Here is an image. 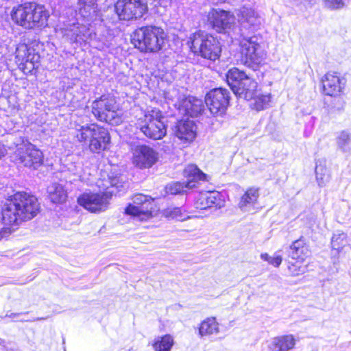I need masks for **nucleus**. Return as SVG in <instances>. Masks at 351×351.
<instances>
[{
	"label": "nucleus",
	"instance_id": "obj_22",
	"mask_svg": "<svg viewBox=\"0 0 351 351\" xmlns=\"http://www.w3.org/2000/svg\"><path fill=\"white\" fill-rule=\"evenodd\" d=\"M309 255L308 247L302 239L293 241L289 247V256L295 260L296 263L304 262Z\"/></svg>",
	"mask_w": 351,
	"mask_h": 351
},
{
	"label": "nucleus",
	"instance_id": "obj_7",
	"mask_svg": "<svg viewBox=\"0 0 351 351\" xmlns=\"http://www.w3.org/2000/svg\"><path fill=\"white\" fill-rule=\"evenodd\" d=\"M162 118V116L159 110L152 109L139 117L135 125L147 137L154 140L161 139L167 133Z\"/></svg>",
	"mask_w": 351,
	"mask_h": 351
},
{
	"label": "nucleus",
	"instance_id": "obj_13",
	"mask_svg": "<svg viewBox=\"0 0 351 351\" xmlns=\"http://www.w3.org/2000/svg\"><path fill=\"white\" fill-rule=\"evenodd\" d=\"M17 158L25 167L38 168L43 162V154L32 143L24 144L17 149Z\"/></svg>",
	"mask_w": 351,
	"mask_h": 351
},
{
	"label": "nucleus",
	"instance_id": "obj_42",
	"mask_svg": "<svg viewBox=\"0 0 351 351\" xmlns=\"http://www.w3.org/2000/svg\"><path fill=\"white\" fill-rule=\"evenodd\" d=\"M27 313H9L8 312L5 315V317L12 319L14 320L24 322L27 321V319H21V317L26 315Z\"/></svg>",
	"mask_w": 351,
	"mask_h": 351
},
{
	"label": "nucleus",
	"instance_id": "obj_47",
	"mask_svg": "<svg viewBox=\"0 0 351 351\" xmlns=\"http://www.w3.org/2000/svg\"><path fill=\"white\" fill-rule=\"evenodd\" d=\"M79 173H80V172L77 171H75L73 172V174H75V175H78Z\"/></svg>",
	"mask_w": 351,
	"mask_h": 351
},
{
	"label": "nucleus",
	"instance_id": "obj_30",
	"mask_svg": "<svg viewBox=\"0 0 351 351\" xmlns=\"http://www.w3.org/2000/svg\"><path fill=\"white\" fill-rule=\"evenodd\" d=\"M174 343L173 339L170 335L156 338L152 344L154 351H171Z\"/></svg>",
	"mask_w": 351,
	"mask_h": 351
},
{
	"label": "nucleus",
	"instance_id": "obj_14",
	"mask_svg": "<svg viewBox=\"0 0 351 351\" xmlns=\"http://www.w3.org/2000/svg\"><path fill=\"white\" fill-rule=\"evenodd\" d=\"M40 56L25 44H21L16 50V62L24 72H31L38 67Z\"/></svg>",
	"mask_w": 351,
	"mask_h": 351
},
{
	"label": "nucleus",
	"instance_id": "obj_36",
	"mask_svg": "<svg viewBox=\"0 0 351 351\" xmlns=\"http://www.w3.org/2000/svg\"><path fill=\"white\" fill-rule=\"evenodd\" d=\"M164 215L171 219H177L178 221H184L186 219H190L189 216H186V215L182 211L180 208H169L164 210Z\"/></svg>",
	"mask_w": 351,
	"mask_h": 351
},
{
	"label": "nucleus",
	"instance_id": "obj_9",
	"mask_svg": "<svg viewBox=\"0 0 351 351\" xmlns=\"http://www.w3.org/2000/svg\"><path fill=\"white\" fill-rule=\"evenodd\" d=\"M114 9L119 19L129 21L141 18L147 6L144 0H118Z\"/></svg>",
	"mask_w": 351,
	"mask_h": 351
},
{
	"label": "nucleus",
	"instance_id": "obj_32",
	"mask_svg": "<svg viewBox=\"0 0 351 351\" xmlns=\"http://www.w3.org/2000/svg\"><path fill=\"white\" fill-rule=\"evenodd\" d=\"M253 102L250 104L251 106L256 110H261L267 108L271 101V96L269 94L262 95L258 94V91L256 96L251 100Z\"/></svg>",
	"mask_w": 351,
	"mask_h": 351
},
{
	"label": "nucleus",
	"instance_id": "obj_23",
	"mask_svg": "<svg viewBox=\"0 0 351 351\" xmlns=\"http://www.w3.org/2000/svg\"><path fill=\"white\" fill-rule=\"evenodd\" d=\"M257 86V82L248 76L247 78L244 79L243 82H241V85L238 89H234V94L239 98L250 101L254 97V96H256Z\"/></svg>",
	"mask_w": 351,
	"mask_h": 351
},
{
	"label": "nucleus",
	"instance_id": "obj_33",
	"mask_svg": "<svg viewBox=\"0 0 351 351\" xmlns=\"http://www.w3.org/2000/svg\"><path fill=\"white\" fill-rule=\"evenodd\" d=\"M351 142V135L347 131L340 132L336 137V143L337 147L343 152L350 150V144Z\"/></svg>",
	"mask_w": 351,
	"mask_h": 351
},
{
	"label": "nucleus",
	"instance_id": "obj_10",
	"mask_svg": "<svg viewBox=\"0 0 351 351\" xmlns=\"http://www.w3.org/2000/svg\"><path fill=\"white\" fill-rule=\"evenodd\" d=\"M153 199L143 194H137L132 199V204L125 208L128 215L139 221H147L152 217Z\"/></svg>",
	"mask_w": 351,
	"mask_h": 351
},
{
	"label": "nucleus",
	"instance_id": "obj_35",
	"mask_svg": "<svg viewBox=\"0 0 351 351\" xmlns=\"http://www.w3.org/2000/svg\"><path fill=\"white\" fill-rule=\"evenodd\" d=\"M73 32V36L76 40H82L86 42L91 36L90 29L85 25H81L78 26H73L71 29Z\"/></svg>",
	"mask_w": 351,
	"mask_h": 351
},
{
	"label": "nucleus",
	"instance_id": "obj_12",
	"mask_svg": "<svg viewBox=\"0 0 351 351\" xmlns=\"http://www.w3.org/2000/svg\"><path fill=\"white\" fill-rule=\"evenodd\" d=\"M112 192L101 193H84L78 197L79 204L91 213L105 211L109 205Z\"/></svg>",
	"mask_w": 351,
	"mask_h": 351
},
{
	"label": "nucleus",
	"instance_id": "obj_40",
	"mask_svg": "<svg viewBox=\"0 0 351 351\" xmlns=\"http://www.w3.org/2000/svg\"><path fill=\"white\" fill-rule=\"evenodd\" d=\"M288 269L290 273L293 276H298L304 273L305 271L304 267H302L301 265H298L297 264L294 263H290L288 266Z\"/></svg>",
	"mask_w": 351,
	"mask_h": 351
},
{
	"label": "nucleus",
	"instance_id": "obj_16",
	"mask_svg": "<svg viewBox=\"0 0 351 351\" xmlns=\"http://www.w3.org/2000/svg\"><path fill=\"white\" fill-rule=\"evenodd\" d=\"M208 20L217 32H221L231 28L234 16L230 12L213 9L209 12Z\"/></svg>",
	"mask_w": 351,
	"mask_h": 351
},
{
	"label": "nucleus",
	"instance_id": "obj_29",
	"mask_svg": "<svg viewBox=\"0 0 351 351\" xmlns=\"http://www.w3.org/2000/svg\"><path fill=\"white\" fill-rule=\"evenodd\" d=\"M49 197L53 203H62L66 199V192L63 186L57 183H53L48 186Z\"/></svg>",
	"mask_w": 351,
	"mask_h": 351
},
{
	"label": "nucleus",
	"instance_id": "obj_25",
	"mask_svg": "<svg viewBox=\"0 0 351 351\" xmlns=\"http://www.w3.org/2000/svg\"><path fill=\"white\" fill-rule=\"evenodd\" d=\"M247 77L248 75H247L244 72L239 70L237 68H232L230 69L226 74V81L234 93V89H238L241 85V82H243L244 79Z\"/></svg>",
	"mask_w": 351,
	"mask_h": 351
},
{
	"label": "nucleus",
	"instance_id": "obj_46",
	"mask_svg": "<svg viewBox=\"0 0 351 351\" xmlns=\"http://www.w3.org/2000/svg\"><path fill=\"white\" fill-rule=\"evenodd\" d=\"M4 343H5L4 340H3V339H1L0 338V345H3V344H4Z\"/></svg>",
	"mask_w": 351,
	"mask_h": 351
},
{
	"label": "nucleus",
	"instance_id": "obj_24",
	"mask_svg": "<svg viewBox=\"0 0 351 351\" xmlns=\"http://www.w3.org/2000/svg\"><path fill=\"white\" fill-rule=\"evenodd\" d=\"M184 176L186 178L185 182L189 189L195 187L197 181L205 180L206 177V174L195 165H187L184 170Z\"/></svg>",
	"mask_w": 351,
	"mask_h": 351
},
{
	"label": "nucleus",
	"instance_id": "obj_19",
	"mask_svg": "<svg viewBox=\"0 0 351 351\" xmlns=\"http://www.w3.org/2000/svg\"><path fill=\"white\" fill-rule=\"evenodd\" d=\"M324 93L330 96H337L344 89L346 80L335 73H327L323 80Z\"/></svg>",
	"mask_w": 351,
	"mask_h": 351
},
{
	"label": "nucleus",
	"instance_id": "obj_20",
	"mask_svg": "<svg viewBox=\"0 0 351 351\" xmlns=\"http://www.w3.org/2000/svg\"><path fill=\"white\" fill-rule=\"evenodd\" d=\"M178 108L181 114L190 117H197L204 110V103L202 99L189 96L178 102Z\"/></svg>",
	"mask_w": 351,
	"mask_h": 351
},
{
	"label": "nucleus",
	"instance_id": "obj_11",
	"mask_svg": "<svg viewBox=\"0 0 351 351\" xmlns=\"http://www.w3.org/2000/svg\"><path fill=\"white\" fill-rule=\"evenodd\" d=\"M229 92L224 88L210 90L205 97V103L213 115H222L229 104Z\"/></svg>",
	"mask_w": 351,
	"mask_h": 351
},
{
	"label": "nucleus",
	"instance_id": "obj_26",
	"mask_svg": "<svg viewBox=\"0 0 351 351\" xmlns=\"http://www.w3.org/2000/svg\"><path fill=\"white\" fill-rule=\"evenodd\" d=\"M295 339L292 335L276 337L271 342L272 351H288L293 348Z\"/></svg>",
	"mask_w": 351,
	"mask_h": 351
},
{
	"label": "nucleus",
	"instance_id": "obj_6",
	"mask_svg": "<svg viewBox=\"0 0 351 351\" xmlns=\"http://www.w3.org/2000/svg\"><path fill=\"white\" fill-rule=\"evenodd\" d=\"M191 50L202 58L215 61L219 58L221 45L219 40L213 36L199 31L190 38Z\"/></svg>",
	"mask_w": 351,
	"mask_h": 351
},
{
	"label": "nucleus",
	"instance_id": "obj_21",
	"mask_svg": "<svg viewBox=\"0 0 351 351\" xmlns=\"http://www.w3.org/2000/svg\"><path fill=\"white\" fill-rule=\"evenodd\" d=\"M176 136L184 142H191L196 136V125L193 121L181 120L175 127Z\"/></svg>",
	"mask_w": 351,
	"mask_h": 351
},
{
	"label": "nucleus",
	"instance_id": "obj_38",
	"mask_svg": "<svg viewBox=\"0 0 351 351\" xmlns=\"http://www.w3.org/2000/svg\"><path fill=\"white\" fill-rule=\"evenodd\" d=\"M189 189V186H186V182H174L171 184H169L167 186V192L171 194H178L183 192H186Z\"/></svg>",
	"mask_w": 351,
	"mask_h": 351
},
{
	"label": "nucleus",
	"instance_id": "obj_3",
	"mask_svg": "<svg viewBox=\"0 0 351 351\" xmlns=\"http://www.w3.org/2000/svg\"><path fill=\"white\" fill-rule=\"evenodd\" d=\"M75 137L79 142L88 143V149L93 153H99L106 149L110 141L108 130L95 123L77 128Z\"/></svg>",
	"mask_w": 351,
	"mask_h": 351
},
{
	"label": "nucleus",
	"instance_id": "obj_5",
	"mask_svg": "<svg viewBox=\"0 0 351 351\" xmlns=\"http://www.w3.org/2000/svg\"><path fill=\"white\" fill-rule=\"evenodd\" d=\"M92 112L100 121L111 125H119L123 121V113L113 97L102 95L92 103Z\"/></svg>",
	"mask_w": 351,
	"mask_h": 351
},
{
	"label": "nucleus",
	"instance_id": "obj_15",
	"mask_svg": "<svg viewBox=\"0 0 351 351\" xmlns=\"http://www.w3.org/2000/svg\"><path fill=\"white\" fill-rule=\"evenodd\" d=\"M158 159V153L147 145H138L133 149L132 162L141 169L152 167Z\"/></svg>",
	"mask_w": 351,
	"mask_h": 351
},
{
	"label": "nucleus",
	"instance_id": "obj_8",
	"mask_svg": "<svg viewBox=\"0 0 351 351\" xmlns=\"http://www.w3.org/2000/svg\"><path fill=\"white\" fill-rule=\"evenodd\" d=\"M242 62L247 67L256 70L266 58V53L256 36L243 38L241 42Z\"/></svg>",
	"mask_w": 351,
	"mask_h": 351
},
{
	"label": "nucleus",
	"instance_id": "obj_18",
	"mask_svg": "<svg viewBox=\"0 0 351 351\" xmlns=\"http://www.w3.org/2000/svg\"><path fill=\"white\" fill-rule=\"evenodd\" d=\"M237 16L241 30L254 31L261 23L260 16L252 8H242L239 10Z\"/></svg>",
	"mask_w": 351,
	"mask_h": 351
},
{
	"label": "nucleus",
	"instance_id": "obj_28",
	"mask_svg": "<svg viewBox=\"0 0 351 351\" xmlns=\"http://www.w3.org/2000/svg\"><path fill=\"white\" fill-rule=\"evenodd\" d=\"M219 332V323L215 317H208L204 320L199 328V334L201 336L217 334Z\"/></svg>",
	"mask_w": 351,
	"mask_h": 351
},
{
	"label": "nucleus",
	"instance_id": "obj_37",
	"mask_svg": "<svg viewBox=\"0 0 351 351\" xmlns=\"http://www.w3.org/2000/svg\"><path fill=\"white\" fill-rule=\"evenodd\" d=\"M347 244L346 234L344 233H339L333 235L331 240V245L332 250L337 252H341L343 247Z\"/></svg>",
	"mask_w": 351,
	"mask_h": 351
},
{
	"label": "nucleus",
	"instance_id": "obj_44",
	"mask_svg": "<svg viewBox=\"0 0 351 351\" xmlns=\"http://www.w3.org/2000/svg\"><path fill=\"white\" fill-rule=\"evenodd\" d=\"M261 258L269 263L271 256H269L267 253H263L261 254Z\"/></svg>",
	"mask_w": 351,
	"mask_h": 351
},
{
	"label": "nucleus",
	"instance_id": "obj_4",
	"mask_svg": "<svg viewBox=\"0 0 351 351\" xmlns=\"http://www.w3.org/2000/svg\"><path fill=\"white\" fill-rule=\"evenodd\" d=\"M164 30L156 26L142 27L137 29L132 38L134 46L143 52H156L165 43Z\"/></svg>",
	"mask_w": 351,
	"mask_h": 351
},
{
	"label": "nucleus",
	"instance_id": "obj_41",
	"mask_svg": "<svg viewBox=\"0 0 351 351\" xmlns=\"http://www.w3.org/2000/svg\"><path fill=\"white\" fill-rule=\"evenodd\" d=\"M282 261V256L279 252H276L273 256H271L269 264L278 267Z\"/></svg>",
	"mask_w": 351,
	"mask_h": 351
},
{
	"label": "nucleus",
	"instance_id": "obj_27",
	"mask_svg": "<svg viewBox=\"0 0 351 351\" xmlns=\"http://www.w3.org/2000/svg\"><path fill=\"white\" fill-rule=\"evenodd\" d=\"M258 197V189H249L241 197L239 203V208L243 211H248L249 208L256 204Z\"/></svg>",
	"mask_w": 351,
	"mask_h": 351
},
{
	"label": "nucleus",
	"instance_id": "obj_2",
	"mask_svg": "<svg viewBox=\"0 0 351 351\" xmlns=\"http://www.w3.org/2000/svg\"><path fill=\"white\" fill-rule=\"evenodd\" d=\"M49 16L45 7L35 3L19 5L11 13L12 19L17 25L29 29L46 26Z\"/></svg>",
	"mask_w": 351,
	"mask_h": 351
},
{
	"label": "nucleus",
	"instance_id": "obj_45",
	"mask_svg": "<svg viewBox=\"0 0 351 351\" xmlns=\"http://www.w3.org/2000/svg\"><path fill=\"white\" fill-rule=\"evenodd\" d=\"M43 319H45V318H43V317H36V318L33 319L32 321H38V320H43Z\"/></svg>",
	"mask_w": 351,
	"mask_h": 351
},
{
	"label": "nucleus",
	"instance_id": "obj_43",
	"mask_svg": "<svg viewBox=\"0 0 351 351\" xmlns=\"http://www.w3.org/2000/svg\"><path fill=\"white\" fill-rule=\"evenodd\" d=\"M12 230L10 228H3L0 230V240L4 237H8Z\"/></svg>",
	"mask_w": 351,
	"mask_h": 351
},
{
	"label": "nucleus",
	"instance_id": "obj_1",
	"mask_svg": "<svg viewBox=\"0 0 351 351\" xmlns=\"http://www.w3.org/2000/svg\"><path fill=\"white\" fill-rule=\"evenodd\" d=\"M37 199L27 193L18 192L8 199L2 208V221L5 225H18L33 219L39 211Z\"/></svg>",
	"mask_w": 351,
	"mask_h": 351
},
{
	"label": "nucleus",
	"instance_id": "obj_34",
	"mask_svg": "<svg viewBox=\"0 0 351 351\" xmlns=\"http://www.w3.org/2000/svg\"><path fill=\"white\" fill-rule=\"evenodd\" d=\"M95 5L96 0H78L80 12L84 17L95 12Z\"/></svg>",
	"mask_w": 351,
	"mask_h": 351
},
{
	"label": "nucleus",
	"instance_id": "obj_31",
	"mask_svg": "<svg viewBox=\"0 0 351 351\" xmlns=\"http://www.w3.org/2000/svg\"><path fill=\"white\" fill-rule=\"evenodd\" d=\"M316 180L319 186L323 187L330 180V174L329 170L326 165L322 163L317 164L315 167Z\"/></svg>",
	"mask_w": 351,
	"mask_h": 351
},
{
	"label": "nucleus",
	"instance_id": "obj_17",
	"mask_svg": "<svg viewBox=\"0 0 351 351\" xmlns=\"http://www.w3.org/2000/svg\"><path fill=\"white\" fill-rule=\"evenodd\" d=\"M225 202L220 193L216 191H204L196 197L195 207L197 209H206L216 207L221 208L224 206Z\"/></svg>",
	"mask_w": 351,
	"mask_h": 351
},
{
	"label": "nucleus",
	"instance_id": "obj_39",
	"mask_svg": "<svg viewBox=\"0 0 351 351\" xmlns=\"http://www.w3.org/2000/svg\"><path fill=\"white\" fill-rule=\"evenodd\" d=\"M345 3L343 0H325L324 5L330 10H337L343 8Z\"/></svg>",
	"mask_w": 351,
	"mask_h": 351
}]
</instances>
